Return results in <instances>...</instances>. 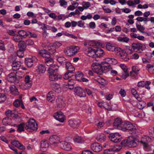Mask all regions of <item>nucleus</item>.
Instances as JSON below:
<instances>
[{"label": "nucleus", "mask_w": 154, "mask_h": 154, "mask_svg": "<svg viewBox=\"0 0 154 154\" xmlns=\"http://www.w3.org/2000/svg\"><path fill=\"white\" fill-rule=\"evenodd\" d=\"M97 82L100 84L104 86L106 84V81L104 79L102 78H100L98 79Z\"/></svg>", "instance_id": "47"}, {"label": "nucleus", "mask_w": 154, "mask_h": 154, "mask_svg": "<svg viewBox=\"0 0 154 154\" xmlns=\"http://www.w3.org/2000/svg\"><path fill=\"white\" fill-rule=\"evenodd\" d=\"M140 69L136 66H133L132 67V71L130 72V75L132 76H135L139 74Z\"/></svg>", "instance_id": "22"}, {"label": "nucleus", "mask_w": 154, "mask_h": 154, "mask_svg": "<svg viewBox=\"0 0 154 154\" xmlns=\"http://www.w3.org/2000/svg\"><path fill=\"white\" fill-rule=\"evenodd\" d=\"M33 61V60L31 58H26L25 63L28 67H30L32 66Z\"/></svg>", "instance_id": "32"}, {"label": "nucleus", "mask_w": 154, "mask_h": 154, "mask_svg": "<svg viewBox=\"0 0 154 154\" xmlns=\"http://www.w3.org/2000/svg\"><path fill=\"white\" fill-rule=\"evenodd\" d=\"M11 144L18 148L20 143L18 140H14L11 142Z\"/></svg>", "instance_id": "56"}, {"label": "nucleus", "mask_w": 154, "mask_h": 154, "mask_svg": "<svg viewBox=\"0 0 154 154\" xmlns=\"http://www.w3.org/2000/svg\"><path fill=\"white\" fill-rule=\"evenodd\" d=\"M109 138L110 140L114 143H118L121 140V135L117 133L110 134Z\"/></svg>", "instance_id": "7"}, {"label": "nucleus", "mask_w": 154, "mask_h": 154, "mask_svg": "<svg viewBox=\"0 0 154 154\" xmlns=\"http://www.w3.org/2000/svg\"><path fill=\"white\" fill-rule=\"evenodd\" d=\"M25 43L28 45H32L34 44V42L32 40L28 39L26 41Z\"/></svg>", "instance_id": "59"}, {"label": "nucleus", "mask_w": 154, "mask_h": 154, "mask_svg": "<svg viewBox=\"0 0 154 154\" xmlns=\"http://www.w3.org/2000/svg\"><path fill=\"white\" fill-rule=\"evenodd\" d=\"M47 51L49 54L50 55H52L55 52L56 48L54 46H53L52 45H51L48 47V50Z\"/></svg>", "instance_id": "27"}, {"label": "nucleus", "mask_w": 154, "mask_h": 154, "mask_svg": "<svg viewBox=\"0 0 154 154\" xmlns=\"http://www.w3.org/2000/svg\"><path fill=\"white\" fill-rule=\"evenodd\" d=\"M147 17H138L136 18V20L139 22H142L143 21L145 24H146L147 22L149 21V20H148V18Z\"/></svg>", "instance_id": "42"}, {"label": "nucleus", "mask_w": 154, "mask_h": 154, "mask_svg": "<svg viewBox=\"0 0 154 154\" xmlns=\"http://www.w3.org/2000/svg\"><path fill=\"white\" fill-rule=\"evenodd\" d=\"M60 147L66 151H70L72 149L71 144L67 142L62 141L59 143Z\"/></svg>", "instance_id": "10"}, {"label": "nucleus", "mask_w": 154, "mask_h": 154, "mask_svg": "<svg viewBox=\"0 0 154 154\" xmlns=\"http://www.w3.org/2000/svg\"><path fill=\"white\" fill-rule=\"evenodd\" d=\"M54 117L57 120L60 122H63L64 121V116L62 112H57L54 115Z\"/></svg>", "instance_id": "17"}, {"label": "nucleus", "mask_w": 154, "mask_h": 154, "mask_svg": "<svg viewBox=\"0 0 154 154\" xmlns=\"http://www.w3.org/2000/svg\"><path fill=\"white\" fill-rule=\"evenodd\" d=\"M136 27L137 29L140 32L142 33H145L143 31L145 29V28L143 26H142L141 25L136 24Z\"/></svg>", "instance_id": "44"}, {"label": "nucleus", "mask_w": 154, "mask_h": 154, "mask_svg": "<svg viewBox=\"0 0 154 154\" xmlns=\"http://www.w3.org/2000/svg\"><path fill=\"white\" fill-rule=\"evenodd\" d=\"M106 48L108 50L112 51H115V47L112 46L110 43H109L106 45Z\"/></svg>", "instance_id": "41"}, {"label": "nucleus", "mask_w": 154, "mask_h": 154, "mask_svg": "<svg viewBox=\"0 0 154 154\" xmlns=\"http://www.w3.org/2000/svg\"><path fill=\"white\" fill-rule=\"evenodd\" d=\"M151 140V138L149 136H143L139 142L142 144L144 148H147L148 146V143Z\"/></svg>", "instance_id": "8"}, {"label": "nucleus", "mask_w": 154, "mask_h": 154, "mask_svg": "<svg viewBox=\"0 0 154 154\" xmlns=\"http://www.w3.org/2000/svg\"><path fill=\"white\" fill-rule=\"evenodd\" d=\"M58 61L61 64L66 63V59L63 57H59L57 59Z\"/></svg>", "instance_id": "43"}, {"label": "nucleus", "mask_w": 154, "mask_h": 154, "mask_svg": "<svg viewBox=\"0 0 154 154\" xmlns=\"http://www.w3.org/2000/svg\"><path fill=\"white\" fill-rule=\"evenodd\" d=\"M74 92L80 97H85L86 96L85 92L80 87H75L74 89Z\"/></svg>", "instance_id": "12"}, {"label": "nucleus", "mask_w": 154, "mask_h": 154, "mask_svg": "<svg viewBox=\"0 0 154 154\" xmlns=\"http://www.w3.org/2000/svg\"><path fill=\"white\" fill-rule=\"evenodd\" d=\"M68 70L67 72H68L70 73H73V72L75 71V69L73 66H71V68H68L67 69Z\"/></svg>", "instance_id": "62"}, {"label": "nucleus", "mask_w": 154, "mask_h": 154, "mask_svg": "<svg viewBox=\"0 0 154 154\" xmlns=\"http://www.w3.org/2000/svg\"><path fill=\"white\" fill-rule=\"evenodd\" d=\"M51 86L53 90L57 93L60 92L61 88L59 85L56 84H51Z\"/></svg>", "instance_id": "25"}, {"label": "nucleus", "mask_w": 154, "mask_h": 154, "mask_svg": "<svg viewBox=\"0 0 154 154\" xmlns=\"http://www.w3.org/2000/svg\"><path fill=\"white\" fill-rule=\"evenodd\" d=\"M5 114L7 117H9L12 116L13 113L11 110H8L6 112Z\"/></svg>", "instance_id": "57"}, {"label": "nucleus", "mask_w": 154, "mask_h": 154, "mask_svg": "<svg viewBox=\"0 0 154 154\" xmlns=\"http://www.w3.org/2000/svg\"><path fill=\"white\" fill-rule=\"evenodd\" d=\"M132 47L133 50L135 51H138L141 49L143 45L139 42L134 43L132 44Z\"/></svg>", "instance_id": "23"}, {"label": "nucleus", "mask_w": 154, "mask_h": 154, "mask_svg": "<svg viewBox=\"0 0 154 154\" xmlns=\"http://www.w3.org/2000/svg\"><path fill=\"white\" fill-rule=\"evenodd\" d=\"M38 71L40 73H43L46 70L45 66L43 64L39 65L38 67Z\"/></svg>", "instance_id": "35"}, {"label": "nucleus", "mask_w": 154, "mask_h": 154, "mask_svg": "<svg viewBox=\"0 0 154 154\" xmlns=\"http://www.w3.org/2000/svg\"><path fill=\"white\" fill-rule=\"evenodd\" d=\"M18 46L20 50L24 51L26 47V44L24 42H21L18 44Z\"/></svg>", "instance_id": "36"}, {"label": "nucleus", "mask_w": 154, "mask_h": 154, "mask_svg": "<svg viewBox=\"0 0 154 154\" xmlns=\"http://www.w3.org/2000/svg\"><path fill=\"white\" fill-rule=\"evenodd\" d=\"M119 93L122 97H125L126 95L125 92V90L123 89H121Z\"/></svg>", "instance_id": "61"}, {"label": "nucleus", "mask_w": 154, "mask_h": 154, "mask_svg": "<svg viewBox=\"0 0 154 154\" xmlns=\"http://www.w3.org/2000/svg\"><path fill=\"white\" fill-rule=\"evenodd\" d=\"M39 53L43 57L45 58L44 62L47 66L51 65L54 62L53 59L50 57V54L46 50L41 51Z\"/></svg>", "instance_id": "4"}, {"label": "nucleus", "mask_w": 154, "mask_h": 154, "mask_svg": "<svg viewBox=\"0 0 154 154\" xmlns=\"http://www.w3.org/2000/svg\"><path fill=\"white\" fill-rule=\"evenodd\" d=\"M138 142L137 139L132 136H129L127 140H123L121 144L124 146H127L129 148L136 146Z\"/></svg>", "instance_id": "2"}, {"label": "nucleus", "mask_w": 154, "mask_h": 154, "mask_svg": "<svg viewBox=\"0 0 154 154\" xmlns=\"http://www.w3.org/2000/svg\"><path fill=\"white\" fill-rule=\"evenodd\" d=\"M84 75L81 72H78L75 74V77L76 80L79 81L81 82L82 78Z\"/></svg>", "instance_id": "29"}, {"label": "nucleus", "mask_w": 154, "mask_h": 154, "mask_svg": "<svg viewBox=\"0 0 154 154\" xmlns=\"http://www.w3.org/2000/svg\"><path fill=\"white\" fill-rule=\"evenodd\" d=\"M59 139V138L57 135H52L49 138V143L52 145L55 144L59 146V143L60 142Z\"/></svg>", "instance_id": "13"}, {"label": "nucleus", "mask_w": 154, "mask_h": 154, "mask_svg": "<svg viewBox=\"0 0 154 154\" xmlns=\"http://www.w3.org/2000/svg\"><path fill=\"white\" fill-rule=\"evenodd\" d=\"M95 57H103L105 55L104 51L101 48H99L95 47Z\"/></svg>", "instance_id": "18"}, {"label": "nucleus", "mask_w": 154, "mask_h": 154, "mask_svg": "<svg viewBox=\"0 0 154 154\" xmlns=\"http://www.w3.org/2000/svg\"><path fill=\"white\" fill-rule=\"evenodd\" d=\"M18 34L22 38H25L26 37L29 36L28 32H26L23 30L19 31L18 32Z\"/></svg>", "instance_id": "31"}, {"label": "nucleus", "mask_w": 154, "mask_h": 154, "mask_svg": "<svg viewBox=\"0 0 154 154\" xmlns=\"http://www.w3.org/2000/svg\"><path fill=\"white\" fill-rule=\"evenodd\" d=\"M60 5L61 6L64 7V5H67V2H66L65 0H60L59 1Z\"/></svg>", "instance_id": "60"}, {"label": "nucleus", "mask_w": 154, "mask_h": 154, "mask_svg": "<svg viewBox=\"0 0 154 154\" xmlns=\"http://www.w3.org/2000/svg\"><path fill=\"white\" fill-rule=\"evenodd\" d=\"M10 90L13 94H17L19 93L17 89L14 85H11L9 87Z\"/></svg>", "instance_id": "28"}, {"label": "nucleus", "mask_w": 154, "mask_h": 154, "mask_svg": "<svg viewBox=\"0 0 154 154\" xmlns=\"http://www.w3.org/2000/svg\"><path fill=\"white\" fill-rule=\"evenodd\" d=\"M97 139L98 141L102 142H103L105 139V136L104 134H99L97 137Z\"/></svg>", "instance_id": "40"}, {"label": "nucleus", "mask_w": 154, "mask_h": 154, "mask_svg": "<svg viewBox=\"0 0 154 154\" xmlns=\"http://www.w3.org/2000/svg\"><path fill=\"white\" fill-rule=\"evenodd\" d=\"M95 47H89L85 51V53L89 57L94 58L95 57Z\"/></svg>", "instance_id": "11"}, {"label": "nucleus", "mask_w": 154, "mask_h": 154, "mask_svg": "<svg viewBox=\"0 0 154 154\" xmlns=\"http://www.w3.org/2000/svg\"><path fill=\"white\" fill-rule=\"evenodd\" d=\"M6 79L8 81L11 83L18 82V79L17 75L14 72H11L8 74L7 76Z\"/></svg>", "instance_id": "9"}, {"label": "nucleus", "mask_w": 154, "mask_h": 154, "mask_svg": "<svg viewBox=\"0 0 154 154\" xmlns=\"http://www.w3.org/2000/svg\"><path fill=\"white\" fill-rule=\"evenodd\" d=\"M23 38L20 37L19 35L18 34L15 35L12 38V39L15 42H20L22 41Z\"/></svg>", "instance_id": "38"}, {"label": "nucleus", "mask_w": 154, "mask_h": 154, "mask_svg": "<svg viewBox=\"0 0 154 154\" xmlns=\"http://www.w3.org/2000/svg\"><path fill=\"white\" fill-rule=\"evenodd\" d=\"M48 70L49 80L52 81H56L61 79L62 77L61 75L57 73L59 70V66L56 64H53L49 66Z\"/></svg>", "instance_id": "1"}, {"label": "nucleus", "mask_w": 154, "mask_h": 154, "mask_svg": "<svg viewBox=\"0 0 154 154\" xmlns=\"http://www.w3.org/2000/svg\"><path fill=\"white\" fill-rule=\"evenodd\" d=\"M56 103L58 108H62L64 106V103L61 98H58L56 100Z\"/></svg>", "instance_id": "26"}, {"label": "nucleus", "mask_w": 154, "mask_h": 154, "mask_svg": "<svg viewBox=\"0 0 154 154\" xmlns=\"http://www.w3.org/2000/svg\"><path fill=\"white\" fill-rule=\"evenodd\" d=\"M74 141L78 143H81L83 141L82 138L80 137L79 136H77L74 138Z\"/></svg>", "instance_id": "49"}, {"label": "nucleus", "mask_w": 154, "mask_h": 154, "mask_svg": "<svg viewBox=\"0 0 154 154\" xmlns=\"http://www.w3.org/2000/svg\"><path fill=\"white\" fill-rule=\"evenodd\" d=\"M123 123L122 120L119 118H117L114 121L113 123V126L117 129L121 130L123 126Z\"/></svg>", "instance_id": "15"}, {"label": "nucleus", "mask_w": 154, "mask_h": 154, "mask_svg": "<svg viewBox=\"0 0 154 154\" xmlns=\"http://www.w3.org/2000/svg\"><path fill=\"white\" fill-rule=\"evenodd\" d=\"M21 65V63L20 61L16 60L14 61L12 65L13 70L16 71L18 70Z\"/></svg>", "instance_id": "20"}, {"label": "nucleus", "mask_w": 154, "mask_h": 154, "mask_svg": "<svg viewBox=\"0 0 154 154\" xmlns=\"http://www.w3.org/2000/svg\"><path fill=\"white\" fill-rule=\"evenodd\" d=\"M93 69V71L95 73L100 75H102L104 72H106V71H105L104 70L102 66H99L98 67H94Z\"/></svg>", "instance_id": "19"}, {"label": "nucleus", "mask_w": 154, "mask_h": 154, "mask_svg": "<svg viewBox=\"0 0 154 154\" xmlns=\"http://www.w3.org/2000/svg\"><path fill=\"white\" fill-rule=\"evenodd\" d=\"M25 86L30 87L32 86V83L30 80V78L29 75H26L25 77Z\"/></svg>", "instance_id": "34"}, {"label": "nucleus", "mask_w": 154, "mask_h": 154, "mask_svg": "<svg viewBox=\"0 0 154 154\" xmlns=\"http://www.w3.org/2000/svg\"><path fill=\"white\" fill-rule=\"evenodd\" d=\"M68 122L70 126L74 128H78L80 123V121L78 119L70 120H69Z\"/></svg>", "instance_id": "14"}, {"label": "nucleus", "mask_w": 154, "mask_h": 154, "mask_svg": "<svg viewBox=\"0 0 154 154\" xmlns=\"http://www.w3.org/2000/svg\"><path fill=\"white\" fill-rule=\"evenodd\" d=\"M11 119L8 117L4 118L2 121L3 125H10L11 123Z\"/></svg>", "instance_id": "33"}, {"label": "nucleus", "mask_w": 154, "mask_h": 154, "mask_svg": "<svg viewBox=\"0 0 154 154\" xmlns=\"http://www.w3.org/2000/svg\"><path fill=\"white\" fill-rule=\"evenodd\" d=\"M28 34L29 35V36L28 37L34 38H36L37 37V35L34 33H32L29 32H28Z\"/></svg>", "instance_id": "63"}, {"label": "nucleus", "mask_w": 154, "mask_h": 154, "mask_svg": "<svg viewBox=\"0 0 154 154\" xmlns=\"http://www.w3.org/2000/svg\"><path fill=\"white\" fill-rule=\"evenodd\" d=\"M48 147V143L46 141H42L40 144V148L42 150H45Z\"/></svg>", "instance_id": "30"}, {"label": "nucleus", "mask_w": 154, "mask_h": 154, "mask_svg": "<svg viewBox=\"0 0 154 154\" xmlns=\"http://www.w3.org/2000/svg\"><path fill=\"white\" fill-rule=\"evenodd\" d=\"M118 40L121 42L127 43L129 40V39L127 37H119L118 38Z\"/></svg>", "instance_id": "37"}, {"label": "nucleus", "mask_w": 154, "mask_h": 154, "mask_svg": "<svg viewBox=\"0 0 154 154\" xmlns=\"http://www.w3.org/2000/svg\"><path fill=\"white\" fill-rule=\"evenodd\" d=\"M123 126L121 130L124 131H128L131 134H134L137 129V127L134 126L131 123L128 121L123 123Z\"/></svg>", "instance_id": "3"}, {"label": "nucleus", "mask_w": 154, "mask_h": 154, "mask_svg": "<svg viewBox=\"0 0 154 154\" xmlns=\"http://www.w3.org/2000/svg\"><path fill=\"white\" fill-rule=\"evenodd\" d=\"M110 64L106 61H104L102 63V66L104 70L106 72L109 71L110 69H112Z\"/></svg>", "instance_id": "21"}, {"label": "nucleus", "mask_w": 154, "mask_h": 154, "mask_svg": "<svg viewBox=\"0 0 154 154\" xmlns=\"http://www.w3.org/2000/svg\"><path fill=\"white\" fill-rule=\"evenodd\" d=\"M23 51H24L19 49L17 52V55L20 57H23L24 55L23 53Z\"/></svg>", "instance_id": "52"}, {"label": "nucleus", "mask_w": 154, "mask_h": 154, "mask_svg": "<svg viewBox=\"0 0 154 154\" xmlns=\"http://www.w3.org/2000/svg\"><path fill=\"white\" fill-rule=\"evenodd\" d=\"M79 50V48L78 47H67L65 48L64 52L66 55L71 57L75 55Z\"/></svg>", "instance_id": "5"}, {"label": "nucleus", "mask_w": 154, "mask_h": 154, "mask_svg": "<svg viewBox=\"0 0 154 154\" xmlns=\"http://www.w3.org/2000/svg\"><path fill=\"white\" fill-rule=\"evenodd\" d=\"M72 76H73V75H71L70 73L67 72L64 74L63 79L65 80H67Z\"/></svg>", "instance_id": "53"}, {"label": "nucleus", "mask_w": 154, "mask_h": 154, "mask_svg": "<svg viewBox=\"0 0 154 154\" xmlns=\"http://www.w3.org/2000/svg\"><path fill=\"white\" fill-rule=\"evenodd\" d=\"M73 80L72 79H71L68 81V88L70 89H73L74 87V85L73 84H71L70 83V82H73Z\"/></svg>", "instance_id": "51"}, {"label": "nucleus", "mask_w": 154, "mask_h": 154, "mask_svg": "<svg viewBox=\"0 0 154 154\" xmlns=\"http://www.w3.org/2000/svg\"><path fill=\"white\" fill-rule=\"evenodd\" d=\"M91 148L92 150L96 152H100L102 150V147L98 143H93L91 146Z\"/></svg>", "instance_id": "16"}, {"label": "nucleus", "mask_w": 154, "mask_h": 154, "mask_svg": "<svg viewBox=\"0 0 154 154\" xmlns=\"http://www.w3.org/2000/svg\"><path fill=\"white\" fill-rule=\"evenodd\" d=\"M22 101L21 100H16L13 103L15 107H18L21 105V103H22Z\"/></svg>", "instance_id": "45"}, {"label": "nucleus", "mask_w": 154, "mask_h": 154, "mask_svg": "<svg viewBox=\"0 0 154 154\" xmlns=\"http://www.w3.org/2000/svg\"><path fill=\"white\" fill-rule=\"evenodd\" d=\"M105 60L106 61L108 62L110 64H111L112 62L116 61V60L114 58L108 57L105 58Z\"/></svg>", "instance_id": "54"}, {"label": "nucleus", "mask_w": 154, "mask_h": 154, "mask_svg": "<svg viewBox=\"0 0 154 154\" xmlns=\"http://www.w3.org/2000/svg\"><path fill=\"white\" fill-rule=\"evenodd\" d=\"M53 45V46H55L56 49L57 48H59L62 45V44L59 42H54Z\"/></svg>", "instance_id": "58"}, {"label": "nucleus", "mask_w": 154, "mask_h": 154, "mask_svg": "<svg viewBox=\"0 0 154 154\" xmlns=\"http://www.w3.org/2000/svg\"><path fill=\"white\" fill-rule=\"evenodd\" d=\"M6 97L4 94H0V103L4 102L6 100Z\"/></svg>", "instance_id": "46"}, {"label": "nucleus", "mask_w": 154, "mask_h": 154, "mask_svg": "<svg viewBox=\"0 0 154 154\" xmlns=\"http://www.w3.org/2000/svg\"><path fill=\"white\" fill-rule=\"evenodd\" d=\"M82 5L85 9H87L91 6V4L89 2H83Z\"/></svg>", "instance_id": "50"}, {"label": "nucleus", "mask_w": 154, "mask_h": 154, "mask_svg": "<svg viewBox=\"0 0 154 154\" xmlns=\"http://www.w3.org/2000/svg\"><path fill=\"white\" fill-rule=\"evenodd\" d=\"M78 26L80 27H83V28L85 27V26H84V23L82 22V20H80L78 21Z\"/></svg>", "instance_id": "64"}, {"label": "nucleus", "mask_w": 154, "mask_h": 154, "mask_svg": "<svg viewBox=\"0 0 154 154\" xmlns=\"http://www.w3.org/2000/svg\"><path fill=\"white\" fill-rule=\"evenodd\" d=\"M55 93L52 91H50L47 95V100L48 101L52 102L55 98Z\"/></svg>", "instance_id": "24"}, {"label": "nucleus", "mask_w": 154, "mask_h": 154, "mask_svg": "<svg viewBox=\"0 0 154 154\" xmlns=\"http://www.w3.org/2000/svg\"><path fill=\"white\" fill-rule=\"evenodd\" d=\"M146 103L143 101L139 102L138 104V106L139 109H142L145 106Z\"/></svg>", "instance_id": "48"}, {"label": "nucleus", "mask_w": 154, "mask_h": 154, "mask_svg": "<svg viewBox=\"0 0 154 154\" xmlns=\"http://www.w3.org/2000/svg\"><path fill=\"white\" fill-rule=\"evenodd\" d=\"M14 126H16L18 127L17 131L19 132H21L22 131H24V126L23 124H20L17 125H14Z\"/></svg>", "instance_id": "39"}, {"label": "nucleus", "mask_w": 154, "mask_h": 154, "mask_svg": "<svg viewBox=\"0 0 154 154\" xmlns=\"http://www.w3.org/2000/svg\"><path fill=\"white\" fill-rule=\"evenodd\" d=\"M25 128L26 129H30L33 131L36 130L38 128V125L35 121L33 119H30L26 124Z\"/></svg>", "instance_id": "6"}, {"label": "nucleus", "mask_w": 154, "mask_h": 154, "mask_svg": "<svg viewBox=\"0 0 154 154\" xmlns=\"http://www.w3.org/2000/svg\"><path fill=\"white\" fill-rule=\"evenodd\" d=\"M145 85V82L144 81L139 82L137 84V86L140 87H143Z\"/></svg>", "instance_id": "55"}]
</instances>
